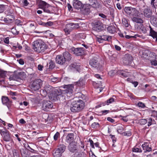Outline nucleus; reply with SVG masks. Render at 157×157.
Listing matches in <instances>:
<instances>
[{"instance_id":"26","label":"nucleus","mask_w":157,"mask_h":157,"mask_svg":"<svg viewBox=\"0 0 157 157\" xmlns=\"http://www.w3.org/2000/svg\"><path fill=\"white\" fill-rule=\"evenodd\" d=\"M63 56L65 62L70 61L72 58L71 55L67 52H65L63 53Z\"/></svg>"},{"instance_id":"22","label":"nucleus","mask_w":157,"mask_h":157,"mask_svg":"<svg viewBox=\"0 0 157 157\" xmlns=\"http://www.w3.org/2000/svg\"><path fill=\"white\" fill-rule=\"evenodd\" d=\"M143 150L144 152L151 151H152L151 148L149 146V144L147 142H145L142 145Z\"/></svg>"},{"instance_id":"20","label":"nucleus","mask_w":157,"mask_h":157,"mask_svg":"<svg viewBox=\"0 0 157 157\" xmlns=\"http://www.w3.org/2000/svg\"><path fill=\"white\" fill-rule=\"evenodd\" d=\"M75 135L74 133L68 134L65 138V141L68 144H70L74 143Z\"/></svg>"},{"instance_id":"50","label":"nucleus","mask_w":157,"mask_h":157,"mask_svg":"<svg viewBox=\"0 0 157 157\" xmlns=\"http://www.w3.org/2000/svg\"><path fill=\"white\" fill-rule=\"evenodd\" d=\"M60 136V134L58 132H57L54 136V139L55 140H57L58 138Z\"/></svg>"},{"instance_id":"53","label":"nucleus","mask_w":157,"mask_h":157,"mask_svg":"<svg viewBox=\"0 0 157 157\" xmlns=\"http://www.w3.org/2000/svg\"><path fill=\"white\" fill-rule=\"evenodd\" d=\"M119 72L124 77H127V74L126 73L125 71H119Z\"/></svg>"},{"instance_id":"60","label":"nucleus","mask_w":157,"mask_h":157,"mask_svg":"<svg viewBox=\"0 0 157 157\" xmlns=\"http://www.w3.org/2000/svg\"><path fill=\"white\" fill-rule=\"evenodd\" d=\"M151 1V6H152V7H155V0H150Z\"/></svg>"},{"instance_id":"59","label":"nucleus","mask_w":157,"mask_h":157,"mask_svg":"<svg viewBox=\"0 0 157 157\" xmlns=\"http://www.w3.org/2000/svg\"><path fill=\"white\" fill-rule=\"evenodd\" d=\"M15 23L17 25H21V21L17 19L15 20Z\"/></svg>"},{"instance_id":"30","label":"nucleus","mask_w":157,"mask_h":157,"mask_svg":"<svg viewBox=\"0 0 157 157\" xmlns=\"http://www.w3.org/2000/svg\"><path fill=\"white\" fill-rule=\"evenodd\" d=\"M76 85L77 86L83 87L85 85V82L83 79H80L76 82Z\"/></svg>"},{"instance_id":"58","label":"nucleus","mask_w":157,"mask_h":157,"mask_svg":"<svg viewBox=\"0 0 157 157\" xmlns=\"http://www.w3.org/2000/svg\"><path fill=\"white\" fill-rule=\"evenodd\" d=\"M13 155L14 157H18L19 154L17 152V151L16 150H14L13 151Z\"/></svg>"},{"instance_id":"8","label":"nucleus","mask_w":157,"mask_h":157,"mask_svg":"<svg viewBox=\"0 0 157 157\" xmlns=\"http://www.w3.org/2000/svg\"><path fill=\"white\" fill-rule=\"evenodd\" d=\"M40 7L43 10L44 12L50 13H52V7L45 1H40Z\"/></svg>"},{"instance_id":"35","label":"nucleus","mask_w":157,"mask_h":157,"mask_svg":"<svg viewBox=\"0 0 157 157\" xmlns=\"http://www.w3.org/2000/svg\"><path fill=\"white\" fill-rule=\"evenodd\" d=\"M2 100L3 104H6V103H7L9 101V99L8 98L5 96L2 97Z\"/></svg>"},{"instance_id":"57","label":"nucleus","mask_w":157,"mask_h":157,"mask_svg":"<svg viewBox=\"0 0 157 157\" xmlns=\"http://www.w3.org/2000/svg\"><path fill=\"white\" fill-rule=\"evenodd\" d=\"M53 25V23L51 21H48L47 22H46V27H48L49 26H51Z\"/></svg>"},{"instance_id":"24","label":"nucleus","mask_w":157,"mask_h":157,"mask_svg":"<svg viewBox=\"0 0 157 157\" xmlns=\"http://www.w3.org/2000/svg\"><path fill=\"white\" fill-rule=\"evenodd\" d=\"M44 88V90H45V91L47 92L48 94H48L52 93L55 89L52 86L49 85H46Z\"/></svg>"},{"instance_id":"63","label":"nucleus","mask_w":157,"mask_h":157,"mask_svg":"<svg viewBox=\"0 0 157 157\" xmlns=\"http://www.w3.org/2000/svg\"><path fill=\"white\" fill-rule=\"evenodd\" d=\"M107 120L108 121L111 122L112 123H113V122H114L115 121H114V120L112 119V118H111L110 117H108L107 118Z\"/></svg>"},{"instance_id":"64","label":"nucleus","mask_w":157,"mask_h":157,"mask_svg":"<svg viewBox=\"0 0 157 157\" xmlns=\"http://www.w3.org/2000/svg\"><path fill=\"white\" fill-rule=\"evenodd\" d=\"M152 58L153 59H154L157 60V54H156L155 53H154V54L153 55L152 54Z\"/></svg>"},{"instance_id":"42","label":"nucleus","mask_w":157,"mask_h":157,"mask_svg":"<svg viewBox=\"0 0 157 157\" xmlns=\"http://www.w3.org/2000/svg\"><path fill=\"white\" fill-rule=\"evenodd\" d=\"M6 6L4 5H0V13L3 12L6 8Z\"/></svg>"},{"instance_id":"36","label":"nucleus","mask_w":157,"mask_h":157,"mask_svg":"<svg viewBox=\"0 0 157 157\" xmlns=\"http://www.w3.org/2000/svg\"><path fill=\"white\" fill-rule=\"evenodd\" d=\"M91 5L94 7L96 8L99 6V4L98 1L95 0L94 2H93Z\"/></svg>"},{"instance_id":"17","label":"nucleus","mask_w":157,"mask_h":157,"mask_svg":"<svg viewBox=\"0 0 157 157\" xmlns=\"http://www.w3.org/2000/svg\"><path fill=\"white\" fill-rule=\"evenodd\" d=\"M74 53L77 56H80L83 55L84 53V50L82 48H72Z\"/></svg>"},{"instance_id":"37","label":"nucleus","mask_w":157,"mask_h":157,"mask_svg":"<svg viewBox=\"0 0 157 157\" xmlns=\"http://www.w3.org/2000/svg\"><path fill=\"white\" fill-rule=\"evenodd\" d=\"M83 12L84 14L87 15L90 13V9L88 7H85L84 9Z\"/></svg>"},{"instance_id":"52","label":"nucleus","mask_w":157,"mask_h":157,"mask_svg":"<svg viewBox=\"0 0 157 157\" xmlns=\"http://www.w3.org/2000/svg\"><path fill=\"white\" fill-rule=\"evenodd\" d=\"M6 73L5 72L2 71H0V77L4 78L6 76Z\"/></svg>"},{"instance_id":"51","label":"nucleus","mask_w":157,"mask_h":157,"mask_svg":"<svg viewBox=\"0 0 157 157\" xmlns=\"http://www.w3.org/2000/svg\"><path fill=\"white\" fill-rule=\"evenodd\" d=\"M120 116L121 117V120H123L124 122H127L128 121V119L127 118V116L123 117L120 115Z\"/></svg>"},{"instance_id":"31","label":"nucleus","mask_w":157,"mask_h":157,"mask_svg":"<svg viewBox=\"0 0 157 157\" xmlns=\"http://www.w3.org/2000/svg\"><path fill=\"white\" fill-rule=\"evenodd\" d=\"M79 66L76 63L71 64L70 65L69 68L71 70H73L74 69H77L78 68Z\"/></svg>"},{"instance_id":"14","label":"nucleus","mask_w":157,"mask_h":157,"mask_svg":"<svg viewBox=\"0 0 157 157\" xmlns=\"http://www.w3.org/2000/svg\"><path fill=\"white\" fill-rule=\"evenodd\" d=\"M132 60V57L128 54H125L123 59V63L125 65H128L130 64Z\"/></svg>"},{"instance_id":"2","label":"nucleus","mask_w":157,"mask_h":157,"mask_svg":"<svg viewBox=\"0 0 157 157\" xmlns=\"http://www.w3.org/2000/svg\"><path fill=\"white\" fill-rule=\"evenodd\" d=\"M33 48L35 51L38 52H44L48 48V46L41 40H37L34 42Z\"/></svg>"},{"instance_id":"32","label":"nucleus","mask_w":157,"mask_h":157,"mask_svg":"<svg viewBox=\"0 0 157 157\" xmlns=\"http://www.w3.org/2000/svg\"><path fill=\"white\" fill-rule=\"evenodd\" d=\"M108 31L110 33H113L115 32V27L113 26H110L107 28Z\"/></svg>"},{"instance_id":"4","label":"nucleus","mask_w":157,"mask_h":157,"mask_svg":"<svg viewBox=\"0 0 157 157\" xmlns=\"http://www.w3.org/2000/svg\"><path fill=\"white\" fill-rule=\"evenodd\" d=\"M123 10L125 14L129 16L133 17L139 16V11L135 8L131 6L125 7Z\"/></svg>"},{"instance_id":"18","label":"nucleus","mask_w":157,"mask_h":157,"mask_svg":"<svg viewBox=\"0 0 157 157\" xmlns=\"http://www.w3.org/2000/svg\"><path fill=\"white\" fill-rule=\"evenodd\" d=\"M152 54L154 55V52L148 50H145L143 52V57L146 59H150L152 58Z\"/></svg>"},{"instance_id":"33","label":"nucleus","mask_w":157,"mask_h":157,"mask_svg":"<svg viewBox=\"0 0 157 157\" xmlns=\"http://www.w3.org/2000/svg\"><path fill=\"white\" fill-rule=\"evenodd\" d=\"M102 37V39L103 40H108V41H110L112 38V37L111 36H107L106 35H103L101 36Z\"/></svg>"},{"instance_id":"43","label":"nucleus","mask_w":157,"mask_h":157,"mask_svg":"<svg viewBox=\"0 0 157 157\" xmlns=\"http://www.w3.org/2000/svg\"><path fill=\"white\" fill-rule=\"evenodd\" d=\"M151 59V65H154L155 66L157 65V60L154 59Z\"/></svg>"},{"instance_id":"16","label":"nucleus","mask_w":157,"mask_h":157,"mask_svg":"<svg viewBox=\"0 0 157 157\" xmlns=\"http://www.w3.org/2000/svg\"><path fill=\"white\" fill-rule=\"evenodd\" d=\"M15 20V17L12 15H8L6 16L3 20L7 24H10L13 23Z\"/></svg>"},{"instance_id":"19","label":"nucleus","mask_w":157,"mask_h":157,"mask_svg":"<svg viewBox=\"0 0 157 157\" xmlns=\"http://www.w3.org/2000/svg\"><path fill=\"white\" fill-rule=\"evenodd\" d=\"M103 28L102 23L99 21H98L95 22L93 27V29L96 31L100 32L102 29Z\"/></svg>"},{"instance_id":"13","label":"nucleus","mask_w":157,"mask_h":157,"mask_svg":"<svg viewBox=\"0 0 157 157\" xmlns=\"http://www.w3.org/2000/svg\"><path fill=\"white\" fill-rule=\"evenodd\" d=\"M0 133L3 137V138L4 141H10L11 138L8 131L1 130H0Z\"/></svg>"},{"instance_id":"9","label":"nucleus","mask_w":157,"mask_h":157,"mask_svg":"<svg viewBox=\"0 0 157 157\" xmlns=\"http://www.w3.org/2000/svg\"><path fill=\"white\" fill-rule=\"evenodd\" d=\"M42 81L40 79H36L34 80L30 85L31 89L34 91L39 89L42 85Z\"/></svg>"},{"instance_id":"54","label":"nucleus","mask_w":157,"mask_h":157,"mask_svg":"<svg viewBox=\"0 0 157 157\" xmlns=\"http://www.w3.org/2000/svg\"><path fill=\"white\" fill-rule=\"evenodd\" d=\"M137 105L140 107L144 108L145 107V105L144 104L141 102H139L137 104Z\"/></svg>"},{"instance_id":"7","label":"nucleus","mask_w":157,"mask_h":157,"mask_svg":"<svg viewBox=\"0 0 157 157\" xmlns=\"http://www.w3.org/2000/svg\"><path fill=\"white\" fill-rule=\"evenodd\" d=\"M89 65L92 68L98 70H101L102 68V65L100 64L96 57H93L90 59Z\"/></svg>"},{"instance_id":"23","label":"nucleus","mask_w":157,"mask_h":157,"mask_svg":"<svg viewBox=\"0 0 157 157\" xmlns=\"http://www.w3.org/2000/svg\"><path fill=\"white\" fill-rule=\"evenodd\" d=\"M56 63L60 64H63L65 62L63 56L61 55H57L56 56Z\"/></svg>"},{"instance_id":"28","label":"nucleus","mask_w":157,"mask_h":157,"mask_svg":"<svg viewBox=\"0 0 157 157\" xmlns=\"http://www.w3.org/2000/svg\"><path fill=\"white\" fill-rule=\"evenodd\" d=\"M151 23L155 26L157 27V18L154 16H152L150 18Z\"/></svg>"},{"instance_id":"5","label":"nucleus","mask_w":157,"mask_h":157,"mask_svg":"<svg viewBox=\"0 0 157 157\" xmlns=\"http://www.w3.org/2000/svg\"><path fill=\"white\" fill-rule=\"evenodd\" d=\"M63 86L65 90H61V91L65 99L66 96L70 97L71 96L74 87V86L72 84L65 85Z\"/></svg>"},{"instance_id":"6","label":"nucleus","mask_w":157,"mask_h":157,"mask_svg":"<svg viewBox=\"0 0 157 157\" xmlns=\"http://www.w3.org/2000/svg\"><path fill=\"white\" fill-rule=\"evenodd\" d=\"M79 27L78 23H69L66 25L65 28L63 29V31L66 35L70 34L73 30L77 29Z\"/></svg>"},{"instance_id":"1","label":"nucleus","mask_w":157,"mask_h":157,"mask_svg":"<svg viewBox=\"0 0 157 157\" xmlns=\"http://www.w3.org/2000/svg\"><path fill=\"white\" fill-rule=\"evenodd\" d=\"M85 107V103L81 100L73 101L71 104L70 109L73 112H77L82 111Z\"/></svg>"},{"instance_id":"49","label":"nucleus","mask_w":157,"mask_h":157,"mask_svg":"<svg viewBox=\"0 0 157 157\" xmlns=\"http://www.w3.org/2000/svg\"><path fill=\"white\" fill-rule=\"evenodd\" d=\"M132 151L133 152H141L142 151L141 149L136 147H134L132 149Z\"/></svg>"},{"instance_id":"29","label":"nucleus","mask_w":157,"mask_h":157,"mask_svg":"<svg viewBox=\"0 0 157 157\" xmlns=\"http://www.w3.org/2000/svg\"><path fill=\"white\" fill-rule=\"evenodd\" d=\"M137 17V16L132 17V20L133 21L138 23L142 24L144 22L143 20L141 18Z\"/></svg>"},{"instance_id":"55","label":"nucleus","mask_w":157,"mask_h":157,"mask_svg":"<svg viewBox=\"0 0 157 157\" xmlns=\"http://www.w3.org/2000/svg\"><path fill=\"white\" fill-rule=\"evenodd\" d=\"M40 93L41 94H42L44 96H46L47 95H48V94L47 93V92L45 91V90H44V88L41 90Z\"/></svg>"},{"instance_id":"12","label":"nucleus","mask_w":157,"mask_h":157,"mask_svg":"<svg viewBox=\"0 0 157 157\" xmlns=\"http://www.w3.org/2000/svg\"><path fill=\"white\" fill-rule=\"evenodd\" d=\"M26 77V75L23 72H19L17 75H11L9 78L10 80H18L19 79H22Z\"/></svg>"},{"instance_id":"15","label":"nucleus","mask_w":157,"mask_h":157,"mask_svg":"<svg viewBox=\"0 0 157 157\" xmlns=\"http://www.w3.org/2000/svg\"><path fill=\"white\" fill-rule=\"evenodd\" d=\"M77 148L78 146L75 142L70 143L68 146L69 150L72 153H76L77 151Z\"/></svg>"},{"instance_id":"48","label":"nucleus","mask_w":157,"mask_h":157,"mask_svg":"<svg viewBox=\"0 0 157 157\" xmlns=\"http://www.w3.org/2000/svg\"><path fill=\"white\" fill-rule=\"evenodd\" d=\"M140 29L141 30L142 32L143 33H145L147 32V30L146 28L142 24L141 25Z\"/></svg>"},{"instance_id":"62","label":"nucleus","mask_w":157,"mask_h":157,"mask_svg":"<svg viewBox=\"0 0 157 157\" xmlns=\"http://www.w3.org/2000/svg\"><path fill=\"white\" fill-rule=\"evenodd\" d=\"M4 41L6 44H8L9 43V38L7 37L5 38L4 40Z\"/></svg>"},{"instance_id":"61","label":"nucleus","mask_w":157,"mask_h":157,"mask_svg":"<svg viewBox=\"0 0 157 157\" xmlns=\"http://www.w3.org/2000/svg\"><path fill=\"white\" fill-rule=\"evenodd\" d=\"M109 112V110H104L101 111L102 115H105L108 113Z\"/></svg>"},{"instance_id":"25","label":"nucleus","mask_w":157,"mask_h":157,"mask_svg":"<svg viewBox=\"0 0 157 157\" xmlns=\"http://www.w3.org/2000/svg\"><path fill=\"white\" fill-rule=\"evenodd\" d=\"M144 15L146 17H151L152 12L150 9L145 8L144 11Z\"/></svg>"},{"instance_id":"41","label":"nucleus","mask_w":157,"mask_h":157,"mask_svg":"<svg viewBox=\"0 0 157 157\" xmlns=\"http://www.w3.org/2000/svg\"><path fill=\"white\" fill-rule=\"evenodd\" d=\"M123 24L125 25L126 27L128 26L129 24L128 21L125 19L124 18L122 20Z\"/></svg>"},{"instance_id":"45","label":"nucleus","mask_w":157,"mask_h":157,"mask_svg":"<svg viewBox=\"0 0 157 157\" xmlns=\"http://www.w3.org/2000/svg\"><path fill=\"white\" fill-rule=\"evenodd\" d=\"M124 130V128L122 126L119 127L117 129V131L118 133L122 134Z\"/></svg>"},{"instance_id":"27","label":"nucleus","mask_w":157,"mask_h":157,"mask_svg":"<svg viewBox=\"0 0 157 157\" xmlns=\"http://www.w3.org/2000/svg\"><path fill=\"white\" fill-rule=\"evenodd\" d=\"M150 28V35L152 36L154 38L156 39V40L157 41V33L153 30L151 26H149Z\"/></svg>"},{"instance_id":"47","label":"nucleus","mask_w":157,"mask_h":157,"mask_svg":"<svg viewBox=\"0 0 157 157\" xmlns=\"http://www.w3.org/2000/svg\"><path fill=\"white\" fill-rule=\"evenodd\" d=\"M55 65L54 62L51 61L49 63V68L52 69L55 67Z\"/></svg>"},{"instance_id":"10","label":"nucleus","mask_w":157,"mask_h":157,"mask_svg":"<svg viewBox=\"0 0 157 157\" xmlns=\"http://www.w3.org/2000/svg\"><path fill=\"white\" fill-rule=\"evenodd\" d=\"M53 107L52 103L50 101L44 100L42 102L41 108L45 111H49Z\"/></svg>"},{"instance_id":"40","label":"nucleus","mask_w":157,"mask_h":157,"mask_svg":"<svg viewBox=\"0 0 157 157\" xmlns=\"http://www.w3.org/2000/svg\"><path fill=\"white\" fill-rule=\"evenodd\" d=\"M147 121L146 119H141L139 121V123L141 125H144L147 122Z\"/></svg>"},{"instance_id":"56","label":"nucleus","mask_w":157,"mask_h":157,"mask_svg":"<svg viewBox=\"0 0 157 157\" xmlns=\"http://www.w3.org/2000/svg\"><path fill=\"white\" fill-rule=\"evenodd\" d=\"M122 134L125 136H130L131 135V133L130 131H128L123 133Z\"/></svg>"},{"instance_id":"21","label":"nucleus","mask_w":157,"mask_h":157,"mask_svg":"<svg viewBox=\"0 0 157 157\" xmlns=\"http://www.w3.org/2000/svg\"><path fill=\"white\" fill-rule=\"evenodd\" d=\"M82 6L81 2L78 0H74L73 1V6L76 9H80Z\"/></svg>"},{"instance_id":"46","label":"nucleus","mask_w":157,"mask_h":157,"mask_svg":"<svg viewBox=\"0 0 157 157\" xmlns=\"http://www.w3.org/2000/svg\"><path fill=\"white\" fill-rule=\"evenodd\" d=\"M51 81L53 82H57L60 81L59 79L57 78L53 77L51 78Z\"/></svg>"},{"instance_id":"38","label":"nucleus","mask_w":157,"mask_h":157,"mask_svg":"<svg viewBox=\"0 0 157 157\" xmlns=\"http://www.w3.org/2000/svg\"><path fill=\"white\" fill-rule=\"evenodd\" d=\"M114 101V99L113 98H110L108 100H107L104 102V105H109V104L112 103Z\"/></svg>"},{"instance_id":"39","label":"nucleus","mask_w":157,"mask_h":157,"mask_svg":"<svg viewBox=\"0 0 157 157\" xmlns=\"http://www.w3.org/2000/svg\"><path fill=\"white\" fill-rule=\"evenodd\" d=\"M75 154L76 157H82L86 155L85 153L81 151L78 152L77 154L76 153Z\"/></svg>"},{"instance_id":"3","label":"nucleus","mask_w":157,"mask_h":157,"mask_svg":"<svg viewBox=\"0 0 157 157\" xmlns=\"http://www.w3.org/2000/svg\"><path fill=\"white\" fill-rule=\"evenodd\" d=\"M48 97L51 101H53L58 100L64 99L61 90L55 89L51 94H48Z\"/></svg>"},{"instance_id":"44","label":"nucleus","mask_w":157,"mask_h":157,"mask_svg":"<svg viewBox=\"0 0 157 157\" xmlns=\"http://www.w3.org/2000/svg\"><path fill=\"white\" fill-rule=\"evenodd\" d=\"M92 127L93 128H96L99 127V124L98 123L94 122L91 125Z\"/></svg>"},{"instance_id":"11","label":"nucleus","mask_w":157,"mask_h":157,"mask_svg":"<svg viewBox=\"0 0 157 157\" xmlns=\"http://www.w3.org/2000/svg\"><path fill=\"white\" fill-rule=\"evenodd\" d=\"M66 149L65 146L63 144H60L58 148L56 150L55 152L53 154L54 157H59L62 154L64 151Z\"/></svg>"},{"instance_id":"34","label":"nucleus","mask_w":157,"mask_h":157,"mask_svg":"<svg viewBox=\"0 0 157 157\" xmlns=\"http://www.w3.org/2000/svg\"><path fill=\"white\" fill-rule=\"evenodd\" d=\"M21 4L23 7H25L28 6L29 3L27 0H21Z\"/></svg>"}]
</instances>
